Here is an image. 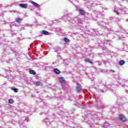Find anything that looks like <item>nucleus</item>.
Here are the masks:
<instances>
[{
	"instance_id": "nucleus-1",
	"label": "nucleus",
	"mask_w": 128,
	"mask_h": 128,
	"mask_svg": "<svg viewBox=\"0 0 128 128\" xmlns=\"http://www.w3.org/2000/svg\"><path fill=\"white\" fill-rule=\"evenodd\" d=\"M70 22L73 24H76V26H80V30H84V28L82 26V21L80 20V18H72L70 20Z\"/></svg>"
},
{
	"instance_id": "nucleus-2",
	"label": "nucleus",
	"mask_w": 128,
	"mask_h": 128,
	"mask_svg": "<svg viewBox=\"0 0 128 128\" xmlns=\"http://www.w3.org/2000/svg\"><path fill=\"white\" fill-rule=\"evenodd\" d=\"M99 88L100 89L98 90L99 92H106L108 90H112V87L110 85H102L100 86Z\"/></svg>"
},
{
	"instance_id": "nucleus-3",
	"label": "nucleus",
	"mask_w": 128,
	"mask_h": 128,
	"mask_svg": "<svg viewBox=\"0 0 128 128\" xmlns=\"http://www.w3.org/2000/svg\"><path fill=\"white\" fill-rule=\"evenodd\" d=\"M84 32L88 34H96V36L98 34V31L94 29H90V30L84 29Z\"/></svg>"
},
{
	"instance_id": "nucleus-4",
	"label": "nucleus",
	"mask_w": 128,
	"mask_h": 128,
	"mask_svg": "<svg viewBox=\"0 0 128 128\" xmlns=\"http://www.w3.org/2000/svg\"><path fill=\"white\" fill-rule=\"evenodd\" d=\"M76 90L77 92H82V86L80 85V84H77V86L76 87Z\"/></svg>"
},
{
	"instance_id": "nucleus-5",
	"label": "nucleus",
	"mask_w": 128,
	"mask_h": 128,
	"mask_svg": "<svg viewBox=\"0 0 128 128\" xmlns=\"http://www.w3.org/2000/svg\"><path fill=\"white\" fill-rule=\"evenodd\" d=\"M98 24L102 28H106V24L104 22H100Z\"/></svg>"
},
{
	"instance_id": "nucleus-6",
	"label": "nucleus",
	"mask_w": 128,
	"mask_h": 128,
	"mask_svg": "<svg viewBox=\"0 0 128 128\" xmlns=\"http://www.w3.org/2000/svg\"><path fill=\"white\" fill-rule=\"evenodd\" d=\"M41 34H44V36H50V33L46 30H43L41 32Z\"/></svg>"
},
{
	"instance_id": "nucleus-7",
	"label": "nucleus",
	"mask_w": 128,
	"mask_h": 128,
	"mask_svg": "<svg viewBox=\"0 0 128 128\" xmlns=\"http://www.w3.org/2000/svg\"><path fill=\"white\" fill-rule=\"evenodd\" d=\"M20 6L22 8H28V4H20Z\"/></svg>"
},
{
	"instance_id": "nucleus-8",
	"label": "nucleus",
	"mask_w": 128,
	"mask_h": 128,
	"mask_svg": "<svg viewBox=\"0 0 128 128\" xmlns=\"http://www.w3.org/2000/svg\"><path fill=\"white\" fill-rule=\"evenodd\" d=\"M112 41L111 40H105L104 41V44H109V46H111L112 45Z\"/></svg>"
},
{
	"instance_id": "nucleus-9",
	"label": "nucleus",
	"mask_w": 128,
	"mask_h": 128,
	"mask_svg": "<svg viewBox=\"0 0 128 128\" xmlns=\"http://www.w3.org/2000/svg\"><path fill=\"white\" fill-rule=\"evenodd\" d=\"M119 118L120 120H122V122H126V117H124L122 115H120L119 116Z\"/></svg>"
},
{
	"instance_id": "nucleus-10",
	"label": "nucleus",
	"mask_w": 128,
	"mask_h": 128,
	"mask_svg": "<svg viewBox=\"0 0 128 128\" xmlns=\"http://www.w3.org/2000/svg\"><path fill=\"white\" fill-rule=\"evenodd\" d=\"M15 20L16 22H18V24H20V22H22V19L18 18H16L15 19Z\"/></svg>"
},
{
	"instance_id": "nucleus-11",
	"label": "nucleus",
	"mask_w": 128,
	"mask_h": 128,
	"mask_svg": "<svg viewBox=\"0 0 128 128\" xmlns=\"http://www.w3.org/2000/svg\"><path fill=\"white\" fill-rule=\"evenodd\" d=\"M54 72L56 74H60V72L58 68H54Z\"/></svg>"
},
{
	"instance_id": "nucleus-12",
	"label": "nucleus",
	"mask_w": 128,
	"mask_h": 128,
	"mask_svg": "<svg viewBox=\"0 0 128 128\" xmlns=\"http://www.w3.org/2000/svg\"><path fill=\"white\" fill-rule=\"evenodd\" d=\"M36 84L37 86H42V82H40V81H38L36 82Z\"/></svg>"
},
{
	"instance_id": "nucleus-13",
	"label": "nucleus",
	"mask_w": 128,
	"mask_h": 128,
	"mask_svg": "<svg viewBox=\"0 0 128 128\" xmlns=\"http://www.w3.org/2000/svg\"><path fill=\"white\" fill-rule=\"evenodd\" d=\"M10 90H14V92H18V89L16 88H14V87H11Z\"/></svg>"
},
{
	"instance_id": "nucleus-14",
	"label": "nucleus",
	"mask_w": 128,
	"mask_h": 128,
	"mask_svg": "<svg viewBox=\"0 0 128 128\" xmlns=\"http://www.w3.org/2000/svg\"><path fill=\"white\" fill-rule=\"evenodd\" d=\"M59 80H60V82L61 84H64V82H66V80H64V78H62V77L60 78H59Z\"/></svg>"
},
{
	"instance_id": "nucleus-15",
	"label": "nucleus",
	"mask_w": 128,
	"mask_h": 128,
	"mask_svg": "<svg viewBox=\"0 0 128 128\" xmlns=\"http://www.w3.org/2000/svg\"><path fill=\"white\" fill-rule=\"evenodd\" d=\"M30 2L31 4H33L34 6H38V4L36 2H34V1L30 0Z\"/></svg>"
},
{
	"instance_id": "nucleus-16",
	"label": "nucleus",
	"mask_w": 128,
	"mask_h": 128,
	"mask_svg": "<svg viewBox=\"0 0 128 128\" xmlns=\"http://www.w3.org/2000/svg\"><path fill=\"white\" fill-rule=\"evenodd\" d=\"M124 64H126V62H124V60H120L119 62L120 66H124Z\"/></svg>"
},
{
	"instance_id": "nucleus-17",
	"label": "nucleus",
	"mask_w": 128,
	"mask_h": 128,
	"mask_svg": "<svg viewBox=\"0 0 128 128\" xmlns=\"http://www.w3.org/2000/svg\"><path fill=\"white\" fill-rule=\"evenodd\" d=\"M6 74H10L12 72V68H8V69H6Z\"/></svg>"
},
{
	"instance_id": "nucleus-18",
	"label": "nucleus",
	"mask_w": 128,
	"mask_h": 128,
	"mask_svg": "<svg viewBox=\"0 0 128 128\" xmlns=\"http://www.w3.org/2000/svg\"><path fill=\"white\" fill-rule=\"evenodd\" d=\"M79 12H80V14H82V16H84V14H86V12H84V10H79Z\"/></svg>"
},
{
	"instance_id": "nucleus-19",
	"label": "nucleus",
	"mask_w": 128,
	"mask_h": 128,
	"mask_svg": "<svg viewBox=\"0 0 128 128\" xmlns=\"http://www.w3.org/2000/svg\"><path fill=\"white\" fill-rule=\"evenodd\" d=\"M29 72L30 74H34V75L36 74V72L32 70H30Z\"/></svg>"
},
{
	"instance_id": "nucleus-20",
	"label": "nucleus",
	"mask_w": 128,
	"mask_h": 128,
	"mask_svg": "<svg viewBox=\"0 0 128 128\" xmlns=\"http://www.w3.org/2000/svg\"><path fill=\"white\" fill-rule=\"evenodd\" d=\"M118 10H120V9L118 8H115L114 12L116 14H118Z\"/></svg>"
},
{
	"instance_id": "nucleus-21",
	"label": "nucleus",
	"mask_w": 128,
	"mask_h": 128,
	"mask_svg": "<svg viewBox=\"0 0 128 128\" xmlns=\"http://www.w3.org/2000/svg\"><path fill=\"white\" fill-rule=\"evenodd\" d=\"M100 72H108V70H102V69H100Z\"/></svg>"
},
{
	"instance_id": "nucleus-22",
	"label": "nucleus",
	"mask_w": 128,
	"mask_h": 128,
	"mask_svg": "<svg viewBox=\"0 0 128 128\" xmlns=\"http://www.w3.org/2000/svg\"><path fill=\"white\" fill-rule=\"evenodd\" d=\"M88 78H90V80H94V74H90V75H88Z\"/></svg>"
},
{
	"instance_id": "nucleus-23",
	"label": "nucleus",
	"mask_w": 128,
	"mask_h": 128,
	"mask_svg": "<svg viewBox=\"0 0 128 128\" xmlns=\"http://www.w3.org/2000/svg\"><path fill=\"white\" fill-rule=\"evenodd\" d=\"M85 62H90V64H92V62L90 59H86V60H85Z\"/></svg>"
},
{
	"instance_id": "nucleus-24",
	"label": "nucleus",
	"mask_w": 128,
	"mask_h": 128,
	"mask_svg": "<svg viewBox=\"0 0 128 128\" xmlns=\"http://www.w3.org/2000/svg\"><path fill=\"white\" fill-rule=\"evenodd\" d=\"M9 104H14V100L12 99H10L8 100Z\"/></svg>"
},
{
	"instance_id": "nucleus-25",
	"label": "nucleus",
	"mask_w": 128,
	"mask_h": 128,
	"mask_svg": "<svg viewBox=\"0 0 128 128\" xmlns=\"http://www.w3.org/2000/svg\"><path fill=\"white\" fill-rule=\"evenodd\" d=\"M64 42H70V40L68 38H64Z\"/></svg>"
},
{
	"instance_id": "nucleus-26",
	"label": "nucleus",
	"mask_w": 128,
	"mask_h": 128,
	"mask_svg": "<svg viewBox=\"0 0 128 128\" xmlns=\"http://www.w3.org/2000/svg\"><path fill=\"white\" fill-rule=\"evenodd\" d=\"M43 121L44 122H48V118H46V119H44L43 120Z\"/></svg>"
},
{
	"instance_id": "nucleus-27",
	"label": "nucleus",
	"mask_w": 128,
	"mask_h": 128,
	"mask_svg": "<svg viewBox=\"0 0 128 128\" xmlns=\"http://www.w3.org/2000/svg\"><path fill=\"white\" fill-rule=\"evenodd\" d=\"M108 72H115L116 71H114V70H108Z\"/></svg>"
},
{
	"instance_id": "nucleus-28",
	"label": "nucleus",
	"mask_w": 128,
	"mask_h": 128,
	"mask_svg": "<svg viewBox=\"0 0 128 128\" xmlns=\"http://www.w3.org/2000/svg\"><path fill=\"white\" fill-rule=\"evenodd\" d=\"M16 26V23L14 22H12V24L11 25H10V28H12V26Z\"/></svg>"
},
{
	"instance_id": "nucleus-29",
	"label": "nucleus",
	"mask_w": 128,
	"mask_h": 128,
	"mask_svg": "<svg viewBox=\"0 0 128 128\" xmlns=\"http://www.w3.org/2000/svg\"><path fill=\"white\" fill-rule=\"evenodd\" d=\"M0 16H4V13L2 12L0 13Z\"/></svg>"
},
{
	"instance_id": "nucleus-30",
	"label": "nucleus",
	"mask_w": 128,
	"mask_h": 128,
	"mask_svg": "<svg viewBox=\"0 0 128 128\" xmlns=\"http://www.w3.org/2000/svg\"><path fill=\"white\" fill-rule=\"evenodd\" d=\"M102 50H106V47L104 46V47L102 48Z\"/></svg>"
},
{
	"instance_id": "nucleus-31",
	"label": "nucleus",
	"mask_w": 128,
	"mask_h": 128,
	"mask_svg": "<svg viewBox=\"0 0 128 128\" xmlns=\"http://www.w3.org/2000/svg\"><path fill=\"white\" fill-rule=\"evenodd\" d=\"M102 116V114H100V113H98V114H97V116Z\"/></svg>"
},
{
	"instance_id": "nucleus-32",
	"label": "nucleus",
	"mask_w": 128,
	"mask_h": 128,
	"mask_svg": "<svg viewBox=\"0 0 128 128\" xmlns=\"http://www.w3.org/2000/svg\"><path fill=\"white\" fill-rule=\"evenodd\" d=\"M54 52H56L57 54H58V50H56Z\"/></svg>"
},
{
	"instance_id": "nucleus-33",
	"label": "nucleus",
	"mask_w": 128,
	"mask_h": 128,
	"mask_svg": "<svg viewBox=\"0 0 128 128\" xmlns=\"http://www.w3.org/2000/svg\"><path fill=\"white\" fill-rule=\"evenodd\" d=\"M116 22H120V20H118V18H116Z\"/></svg>"
},
{
	"instance_id": "nucleus-34",
	"label": "nucleus",
	"mask_w": 128,
	"mask_h": 128,
	"mask_svg": "<svg viewBox=\"0 0 128 128\" xmlns=\"http://www.w3.org/2000/svg\"><path fill=\"white\" fill-rule=\"evenodd\" d=\"M26 122H28V118H26V120H25Z\"/></svg>"
},
{
	"instance_id": "nucleus-35",
	"label": "nucleus",
	"mask_w": 128,
	"mask_h": 128,
	"mask_svg": "<svg viewBox=\"0 0 128 128\" xmlns=\"http://www.w3.org/2000/svg\"><path fill=\"white\" fill-rule=\"evenodd\" d=\"M97 102H100V98H98V99L97 100Z\"/></svg>"
},
{
	"instance_id": "nucleus-36",
	"label": "nucleus",
	"mask_w": 128,
	"mask_h": 128,
	"mask_svg": "<svg viewBox=\"0 0 128 128\" xmlns=\"http://www.w3.org/2000/svg\"><path fill=\"white\" fill-rule=\"evenodd\" d=\"M36 14H37L38 16H40V14L38 13V12H36Z\"/></svg>"
},
{
	"instance_id": "nucleus-37",
	"label": "nucleus",
	"mask_w": 128,
	"mask_h": 128,
	"mask_svg": "<svg viewBox=\"0 0 128 128\" xmlns=\"http://www.w3.org/2000/svg\"><path fill=\"white\" fill-rule=\"evenodd\" d=\"M90 128H96V127H94V128L93 126H91L90 127Z\"/></svg>"
},
{
	"instance_id": "nucleus-38",
	"label": "nucleus",
	"mask_w": 128,
	"mask_h": 128,
	"mask_svg": "<svg viewBox=\"0 0 128 128\" xmlns=\"http://www.w3.org/2000/svg\"><path fill=\"white\" fill-rule=\"evenodd\" d=\"M120 36H119L118 38H117V40H120Z\"/></svg>"
},
{
	"instance_id": "nucleus-39",
	"label": "nucleus",
	"mask_w": 128,
	"mask_h": 128,
	"mask_svg": "<svg viewBox=\"0 0 128 128\" xmlns=\"http://www.w3.org/2000/svg\"><path fill=\"white\" fill-rule=\"evenodd\" d=\"M126 92H127V94H128V90H126Z\"/></svg>"
},
{
	"instance_id": "nucleus-40",
	"label": "nucleus",
	"mask_w": 128,
	"mask_h": 128,
	"mask_svg": "<svg viewBox=\"0 0 128 128\" xmlns=\"http://www.w3.org/2000/svg\"><path fill=\"white\" fill-rule=\"evenodd\" d=\"M124 38V36H123L121 37L122 38Z\"/></svg>"
},
{
	"instance_id": "nucleus-41",
	"label": "nucleus",
	"mask_w": 128,
	"mask_h": 128,
	"mask_svg": "<svg viewBox=\"0 0 128 128\" xmlns=\"http://www.w3.org/2000/svg\"><path fill=\"white\" fill-rule=\"evenodd\" d=\"M101 64H102V62H99V66H100Z\"/></svg>"
},
{
	"instance_id": "nucleus-42",
	"label": "nucleus",
	"mask_w": 128,
	"mask_h": 128,
	"mask_svg": "<svg viewBox=\"0 0 128 128\" xmlns=\"http://www.w3.org/2000/svg\"><path fill=\"white\" fill-rule=\"evenodd\" d=\"M0 6H2V4H0Z\"/></svg>"
},
{
	"instance_id": "nucleus-43",
	"label": "nucleus",
	"mask_w": 128,
	"mask_h": 128,
	"mask_svg": "<svg viewBox=\"0 0 128 128\" xmlns=\"http://www.w3.org/2000/svg\"><path fill=\"white\" fill-rule=\"evenodd\" d=\"M62 88L63 90H64V86H62Z\"/></svg>"
},
{
	"instance_id": "nucleus-44",
	"label": "nucleus",
	"mask_w": 128,
	"mask_h": 128,
	"mask_svg": "<svg viewBox=\"0 0 128 128\" xmlns=\"http://www.w3.org/2000/svg\"><path fill=\"white\" fill-rule=\"evenodd\" d=\"M108 33H109V34L112 33V32H110V31H109Z\"/></svg>"
},
{
	"instance_id": "nucleus-45",
	"label": "nucleus",
	"mask_w": 128,
	"mask_h": 128,
	"mask_svg": "<svg viewBox=\"0 0 128 128\" xmlns=\"http://www.w3.org/2000/svg\"><path fill=\"white\" fill-rule=\"evenodd\" d=\"M126 32V34H128V32Z\"/></svg>"
},
{
	"instance_id": "nucleus-46",
	"label": "nucleus",
	"mask_w": 128,
	"mask_h": 128,
	"mask_svg": "<svg viewBox=\"0 0 128 128\" xmlns=\"http://www.w3.org/2000/svg\"><path fill=\"white\" fill-rule=\"evenodd\" d=\"M20 30H18V32H20Z\"/></svg>"
},
{
	"instance_id": "nucleus-47",
	"label": "nucleus",
	"mask_w": 128,
	"mask_h": 128,
	"mask_svg": "<svg viewBox=\"0 0 128 128\" xmlns=\"http://www.w3.org/2000/svg\"><path fill=\"white\" fill-rule=\"evenodd\" d=\"M102 35L104 36V33L102 34Z\"/></svg>"
},
{
	"instance_id": "nucleus-48",
	"label": "nucleus",
	"mask_w": 128,
	"mask_h": 128,
	"mask_svg": "<svg viewBox=\"0 0 128 128\" xmlns=\"http://www.w3.org/2000/svg\"><path fill=\"white\" fill-rule=\"evenodd\" d=\"M113 92H114V94L115 92L113 91Z\"/></svg>"
},
{
	"instance_id": "nucleus-49",
	"label": "nucleus",
	"mask_w": 128,
	"mask_h": 128,
	"mask_svg": "<svg viewBox=\"0 0 128 128\" xmlns=\"http://www.w3.org/2000/svg\"><path fill=\"white\" fill-rule=\"evenodd\" d=\"M8 77V76H6V78H7Z\"/></svg>"
},
{
	"instance_id": "nucleus-50",
	"label": "nucleus",
	"mask_w": 128,
	"mask_h": 128,
	"mask_svg": "<svg viewBox=\"0 0 128 128\" xmlns=\"http://www.w3.org/2000/svg\"><path fill=\"white\" fill-rule=\"evenodd\" d=\"M126 21L128 22V20H126Z\"/></svg>"
},
{
	"instance_id": "nucleus-51",
	"label": "nucleus",
	"mask_w": 128,
	"mask_h": 128,
	"mask_svg": "<svg viewBox=\"0 0 128 128\" xmlns=\"http://www.w3.org/2000/svg\"><path fill=\"white\" fill-rule=\"evenodd\" d=\"M64 128H66V127H64Z\"/></svg>"
}]
</instances>
